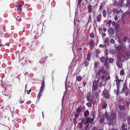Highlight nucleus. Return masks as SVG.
<instances>
[{"mask_svg": "<svg viewBox=\"0 0 130 130\" xmlns=\"http://www.w3.org/2000/svg\"><path fill=\"white\" fill-rule=\"evenodd\" d=\"M81 21V18L80 19V20L79 19H78L77 21L78 25L77 28V37L78 36V38L77 41V42L76 43V47L77 48V51L78 52V54H80V56L81 55V52L80 51H81V43L80 41H78L79 40L80 38L79 37V32H81V30H80L81 29V24L80 23V21Z\"/></svg>", "mask_w": 130, "mask_h": 130, "instance_id": "nucleus-1", "label": "nucleus"}, {"mask_svg": "<svg viewBox=\"0 0 130 130\" xmlns=\"http://www.w3.org/2000/svg\"><path fill=\"white\" fill-rule=\"evenodd\" d=\"M116 118V114L115 113H111L107 118V121L108 122L109 125H113V121Z\"/></svg>", "mask_w": 130, "mask_h": 130, "instance_id": "nucleus-2", "label": "nucleus"}, {"mask_svg": "<svg viewBox=\"0 0 130 130\" xmlns=\"http://www.w3.org/2000/svg\"><path fill=\"white\" fill-rule=\"evenodd\" d=\"M81 3V0H78L77 7L75 9V10H76L75 12V14H76V13H77L79 11L81 12V5L80 4Z\"/></svg>", "mask_w": 130, "mask_h": 130, "instance_id": "nucleus-3", "label": "nucleus"}, {"mask_svg": "<svg viewBox=\"0 0 130 130\" xmlns=\"http://www.w3.org/2000/svg\"><path fill=\"white\" fill-rule=\"evenodd\" d=\"M117 59L118 60H121L123 61L124 59V58L123 56V55L122 52L119 53L117 55Z\"/></svg>", "mask_w": 130, "mask_h": 130, "instance_id": "nucleus-4", "label": "nucleus"}, {"mask_svg": "<svg viewBox=\"0 0 130 130\" xmlns=\"http://www.w3.org/2000/svg\"><path fill=\"white\" fill-rule=\"evenodd\" d=\"M99 79H98L96 81H95L93 83V89L96 90L98 88L97 85L99 82Z\"/></svg>", "mask_w": 130, "mask_h": 130, "instance_id": "nucleus-5", "label": "nucleus"}, {"mask_svg": "<svg viewBox=\"0 0 130 130\" xmlns=\"http://www.w3.org/2000/svg\"><path fill=\"white\" fill-rule=\"evenodd\" d=\"M81 88V83L80 82L79 84L77 83L76 86V90L79 92L81 93V91L80 88Z\"/></svg>", "mask_w": 130, "mask_h": 130, "instance_id": "nucleus-6", "label": "nucleus"}, {"mask_svg": "<svg viewBox=\"0 0 130 130\" xmlns=\"http://www.w3.org/2000/svg\"><path fill=\"white\" fill-rule=\"evenodd\" d=\"M129 90V89L128 88L127 86L126 83H125L122 88V89L121 91V92L122 93H124L125 92V90Z\"/></svg>", "mask_w": 130, "mask_h": 130, "instance_id": "nucleus-7", "label": "nucleus"}, {"mask_svg": "<svg viewBox=\"0 0 130 130\" xmlns=\"http://www.w3.org/2000/svg\"><path fill=\"white\" fill-rule=\"evenodd\" d=\"M103 93L105 98L107 99H108L109 98V94L108 93V91L107 90H105L103 92Z\"/></svg>", "mask_w": 130, "mask_h": 130, "instance_id": "nucleus-8", "label": "nucleus"}, {"mask_svg": "<svg viewBox=\"0 0 130 130\" xmlns=\"http://www.w3.org/2000/svg\"><path fill=\"white\" fill-rule=\"evenodd\" d=\"M108 32L110 35L111 34H113L115 33L114 29H113L112 28L109 27L108 29Z\"/></svg>", "mask_w": 130, "mask_h": 130, "instance_id": "nucleus-9", "label": "nucleus"}, {"mask_svg": "<svg viewBox=\"0 0 130 130\" xmlns=\"http://www.w3.org/2000/svg\"><path fill=\"white\" fill-rule=\"evenodd\" d=\"M127 0H120L119 1V4H121V6H125L126 5Z\"/></svg>", "mask_w": 130, "mask_h": 130, "instance_id": "nucleus-10", "label": "nucleus"}, {"mask_svg": "<svg viewBox=\"0 0 130 130\" xmlns=\"http://www.w3.org/2000/svg\"><path fill=\"white\" fill-rule=\"evenodd\" d=\"M101 73H102V74H105L106 73V71L104 70V69L103 68H101L99 70L98 74H100Z\"/></svg>", "mask_w": 130, "mask_h": 130, "instance_id": "nucleus-11", "label": "nucleus"}, {"mask_svg": "<svg viewBox=\"0 0 130 130\" xmlns=\"http://www.w3.org/2000/svg\"><path fill=\"white\" fill-rule=\"evenodd\" d=\"M123 61L121 60H118L117 61L116 63L117 66L119 68H121L122 66V62Z\"/></svg>", "mask_w": 130, "mask_h": 130, "instance_id": "nucleus-12", "label": "nucleus"}, {"mask_svg": "<svg viewBox=\"0 0 130 130\" xmlns=\"http://www.w3.org/2000/svg\"><path fill=\"white\" fill-rule=\"evenodd\" d=\"M45 88V83L44 81H42V83L41 86L39 91L43 92Z\"/></svg>", "mask_w": 130, "mask_h": 130, "instance_id": "nucleus-13", "label": "nucleus"}, {"mask_svg": "<svg viewBox=\"0 0 130 130\" xmlns=\"http://www.w3.org/2000/svg\"><path fill=\"white\" fill-rule=\"evenodd\" d=\"M42 92L40 91L38 93V94L37 96V99L36 102H38L39 101V100L40 99L41 96L42 95Z\"/></svg>", "mask_w": 130, "mask_h": 130, "instance_id": "nucleus-14", "label": "nucleus"}, {"mask_svg": "<svg viewBox=\"0 0 130 130\" xmlns=\"http://www.w3.org/2000/svg\"><path fill=\"white\" fill-rule=\"evenodd\" d=\"M93 119L92 118L91 119L90 118H89L87 119L86 120V122L85 123V124H88L90 123H92L93 122Z\"/></svg>", "mask_w": 130, "mask_h": 130, "instance_id": "nucleus-15", "label": "nucleus"}, {"mask_svg": "<svg viewBox=\"0 0 130 130\" xmlns=\"http://www.w3.org/2000/svg\"><path fill=\"white\" fill-rule=\"evenodd\" d=\"M9 108L12 112V116L13 118V114L14 113V108L10 107V108L9 107Z\"/></svg>", "mask_w": 130, "mask_h": 130, "instance_id": "nucleus-16", "label": "nucleus"}, {"mask_svg": "<svg viewBox=\"0 0 130 130\" xmlns=\"http://www.w3.org/2000/svg\"><path fill=\"white\" fill-rule=\"evenodd\" d=\"M81 105H80L79 107H78L76 111L77 113H79L81 111Z\"/></svg>", "mask_w": 130, "mask_h": 130, "instance_id": "nucleus-17", "label": "nucleus"}, {"mask_svg": "<svg viewBox=\"0 0 130 130\" xmlns=\"http://www.w3.org/2000/svg\"><path fill=\"white\" fill-rule=\"evenodd\" d=\"M94 44V42L93 40L92 39L90 41L89 43L90 46L91 48L93 46Z\"/></svg>", "mask_w": 130, "mask_h": 130, "instance_id": "nucleus-18", "label": "nucleus"}, {"mask_svg": "<svg viewBox=\"0 0 130 130\" xmlns=\"http://www.w3.org/2000/svg\"><path fill=\"white\" fill-rule=\"evenodd\" d=\"M107 105V104L105 102H104L102 103V108L103 109H105Z\"/></svg>", "mask_w": 130, "mask_h": 130, "instance_id": "nucleus-19", "label": "nucleus"}, {"mask_svg": "<svg viewBox=\"0 0 130 130\" xmlns=\"http://www.w3.org/2000/svg\"><path fill=\"white\" fill-rule=\"evenodd\" d=\"M76 79L77 81L80 82L81 80V77L80 76H76Z\"/></svg>", "mask_w": 130, "mask_h": 130, "instance_id": "nucleus-20", "label": "nucleus"}, {"mask_svg": "<svg viewBox=\"0 0 130 130\" xmlns=\"http://www.w3.org/2000/svg\"><path fill=\"white\" fill-rule=\"evenodd\" d=\"M89 115V112L88 110L86 111L84 113V116L86 117L88 116Z\"/></svg>", "mask_w": 130, "mask_h": 130, "instance_id": "nucleus-21", "label": "nucleus"}, {"mask_svg": "<svg viewBox=\"0 0 130 130\" xmlns=\"http://www.w3.org/2000/svg\"><path fill=\"white\" fill-rule=\"evenodd\" d=\"M68 74L66 78V81L65 82V90L67 91L68 88L67 87V80L68 78Z\"/></svg>", "mask_w": 130, "mask_h": 130, "instance_id": "nucleus-22", "label": "nucleus"}, {"mask_svg": "<svg viewBox=\"0 0 130 130\" xmlns=\"http://www.w3.org/2000/svg\"><path fill=\"white\" fill-rule=\"evenodd\" d=\"M101 14L98 15L97 17L96 20L97 21L99 22L100 21Z\"/></svg>", "mask_w": 130, "mask_h": 130, "instance_id": "nucleus-23", "label": "nucleus"}, {"mask_svg": "<svg viewBox=\"0 0 130 130\" xmlns=\"http://www.w3.org/2000/svg\"><path fill=\"white\" fill-rule=\"evenodd\" d=\"M92 6L90 5H89L88 6V12L91 13V8Z\"/></svg>", "mask_w": 130, "mask_h": 130, "instance_id": "nucleus-24", "label": "nucleus"}, {"mask_svg": "<svg viewBox=\"0 0 130 130\" xmlns=\"http://www.w3.org/2000/svg\"><path fill=\"white\" fill-rule=\"evenodd\" d=\"M118 108L121 110L124 109L125 108V107L124 106H121L119 105L118 106Z\"/></svg>", "mask_w": 130, "mask_h": 130, "instance_id": "nucleus-25", "label": "nucleus"}, {"mask_svg": "<svg viewBox=\"0 0 130 130\" xmlns=\"http://www.w3.org/2000/svg\"><path fill=\"white\" fill-rule=\"evenodd\" d=\"M5 126V125L0 123V130L2 129L3 128H4Z\"/></svg>", "mask_w": 130, "mask_h": 130, "instance_id": "nucleus-26", "label": "nucleus"}, {"mask_svg": "<svg viewBox=\"0 0 130 130\" xmlns=\"http://www.w3.org/2000/svg\"><path fill=\"white\" fill-rule=\"evenodd\" d=\"M77 127H78V128H79V130H81V121L78 123Z\"/></svg>", "mask_w": 130, "mask_h": 130, "instance_id": "nucleus-27", "label": "nucleus"}, {"mask_svg": "<svg viewBox=\"0 0 130 130\" xmlns=\"http://www.w3.org/2000/svg\"><path fill=\"white\" fill-rule=\"evenodd\" d=\"M109 62L111 63L113 61L114 59L113 58H110L108 59Z\"/></svg>", "mask_w": 130, "mask_h": 130, "instance_id": "nucleus-28", "label": "nucleus"}, {"mask_svg": "<svg viewBox=\"0 0 130 130\" xmlns=\"http://www.w3.org/2000/svg\"><path fill=\"white\" fill-rule=\"evenodd\" d=\"M22 5L21 4H20V5H19L18 6V9L19 10H20L22 9Z\"/></svg>", "mask_w": 130, "mask_h": 130, "instance_id": "nucleus-29", "label": "nucleus"}, {"mask_svg": "<svg viewBox=\"0 0 130 130\" xmlns=\"http://www.w3.org/2000/svg\"><path fill=\"white\" fill-rule=\"evenodd\" d=\"M105 60V58L104 57H102L100 58V60L103 63Z\"/></svg>", "mask_w": 130, "mask_h": 130, "instance_id": "nucleus-30", "label": "nucleus"}, {"mask_svg": "<svg viewBox=\"0 0 130 130\" xmlns=\"http://www.w3.org/2000/svg\"><path fill=\"white\" fill-rule=\"evenodd\" d=\"M88 100L91 103H92L93 104H94L95 103V101L93 100L92 99L90 100L88 99Z\"/></svg>", "mask_w": 130, "mask_h": 130, "instance_id": "nucleus-31", "label": "nucleus"}, {"mask_svg": "<svg viewBox=\"0 0 130 130\" xmlns=\"http://www.w3.org/2000/svg\"><path fill=\"white\" fill-rule=\"evenodd\" d=\"M126 5L128 7H130V3L129 1H127V2Z\"/></svg>", "mask_w": 130, "mask_h": 130, "instance_id": "nucleus-32", "label": "nucleus"}, {"mask_svg": "<svg viewBox=\"0 0 130 130\" xmlns=\"http://www.w3.org/2000/svg\"><path fill=\"white\" fill-rule=\"evenodd\" d=\"M79 114L77 113H76L75 115V118L77 119L79 117Z\"/></svg>", "mask_w": 130, "mask_h": 130, "instance_id": "nucleus-33", "label": "nucleus"}, {"mask_svg": "<svg viewBox=\"0 0 130 130\" xmlns=\"http://www.w3.org/2000/svg\"><path fill=\"white\" fill-rule=\"evenodd\" d=\"M120 74L121 75H122L124 74V71L123 70H121L120 71Z\"/></svg>", "mask_w": 130, "mask_h": 130, "instance_id": "nucleus-34", "label": "nucleus"}, {"mask_svg": "<svg viewBox=\"0 0 130 130\" xmlns=\"http://www.w3.org/2000/svg\"><path fill=\"white\" fill-rule=\"evenodd\" d=\"M108 113L107 112H105V114L104 115V116L105 117L106 119H107V118L108 117Z\"/></svg>", "mask_w": 130, "mask_h": 130, "instance_id": "nucleus-35", "label": "nucleus"}, {"mask_svg": "<svg viewBox=\"0 0 130 130\" xmlns=\"http://www.w3.org/2000/svg\"><path fill=\"white\" fill-rule=\"evenodd\" d=\"M75 58H74L73 59V60H72V62L71 63V64H70V66H69V68H68V69L69 70H70V69L71 68V65L72 64V63L73 62H74L75 61Z\"/></svg>", "mask_w": 130, "mask_h": 130, "instance_id": "nucleus-36", "label": "nucleus"}, {"mask_svg": "<svg viewBox=\"0 0 130 130\" xmlns=\"http://www.w3.org/2000/svg\"><path fill=\"white\" fill-rule=\"evenodd\" d=\"M87 105L89 107H91L92 106V104L90 102L88 103Z\"/></svg>", "mask_w": 130, "mask_h": 130, "instance_id": "nucleus-37", "label": "nucleus"}, {"mask_svg": "<svg viewBox=\"0 0 130 130\" xmlns=\"http://www.w3.org/2000/svg\"><path fill=\"white\" fill-rule=\"evenodd\" d=\"M103 16L104 17H105L106 15V11L105 10H104L103 12Z\"/></svg>", "mask_w": 130, "mask_h": 130, "instance_id": "nucleus-38", "label": "nucleus"}, {"mask_svg": "<svg viewBox=\"0 0 130 130\" xmlns=\"http://www.w3.org/2000/svg\"><path fill=\"white\" fill-rule=\"evenodd\" d=\"M86 124V130L88 129L89 128V123Z\"/></svg>", "mask_w": 130, "mask_h": 130, "instance_id": "nucleus-39", "label": "nucleus"}, {"mask_svg": "<svg viewBox=\"0 0 130 130\" xmlns=\"http://www.w3.org/2000/svg\"><path fill=\"white\" fill-rule=\"evenodd\" d=\"M73 121L74 123V125H75L76 124L77 122H76V118H74L73 119Z\"/></svg>", "mask_w": 130, "mask_h": 130, "instance_id": "nucleus-40", "label": "nucleus"}, {"mask_svg": "<svg viewBox=\"0 0 130 130\" xmlns=\"http://www.w3.org/2000/svg\"><path fill=\"white\" fill-rule=\"evenodd\" d=\"M116 48L117 50H120L121 49V47L120 46H119L117 47Z\"/></svg>", "mask_w": 130, "mask_h": 130, "instance_id": "nucleus-41", "label": "nucleus"}, {"mask_svg": "<svg viewBox=\"0 0 130 130\" xmlns=\"http://www.w3.org/2000/svg\"><path fill=\"white\" fill-rule=\"evenodd\" d=\"M88 64V63L87 62H86V61H85L84 62V64L83 65H84L86 66H87Z\"/></svg>", "mask_w": 130, "mask_h": 130, "instance_id": "nucleus-42", "label": "nucleus"}, {"mask_svg": "<svg viewBox=\"0 0 130 130\" xmlns=\"http://www.w3.org/2000/svg\"><path fill=\"white\" fill-rule=\"evenodd\" d=\"M66 96V94H64L63 96L62 99V105L63 104V100L64 99V96Z\"/></svg>", "mask_w": 130, "mask_h": 130, "instance_id": "nucleus-43", "label": "nucleus"}, {"mask_svg": "<svg viewBox=\"0 0 130 130\" xmlns=\"http://www.w3.org/2000/svg\"><path fill=\"white\" fill-rule=\"evenodd\" d=\"M126 103L127 104V107L128 109V108L129 106V105L130 104V101H126Z\"/></svg>", "mask_w": 130, "mask_h": 130, "instance_id": "nucleus-44", "label": "nucleus"}, {"mask_svg": "<svg viewBox=\"0 0 130 130\" xmlns=\"http://www.w3.org/2000/svg\"><path fill=\"white\" fill-rule=\"evenodd\" d=\"M120 27L119 25L118 24H116L115 25V28L116 29H118Z\"/></svg>", "mask_w": 130, "mask_h": 130, "instance_id": "nucleus-45", "label": "nucleus"}, {"mask_svg": "<svg viewBox=\"0 0 130 130\" xmlns=\"http://www.w3.org/2000/svg\"><path fill=\"white\" fill-rule=\"evenodd\" d=\"M18 119H17V118H16L15 119H14L13 120V121H14V123H15L16 122H18Z\"/></svg>", "mask_w": 130, "mask_h": 130, "instance_id": "nucleus-46", "label": "nucleus"}, {"mask_svg": "<svg viewBox=\"0 0 130 130\" xmlns=\"http://www.w3.org/2000/svg\"><path fill=\"white\" fill-rule=\"evenodd\" d=\"M108 41V38H106L105 39V41H104V43H107V42Z\"/></svg>", "mask_w": 130, "mask_h": 130, "instance_id": "nucleus-47", "label": "nucleus"}, {"mask_svg": "<svg viewBox=\"0 0 130 130\" xmlns=\"http://www.w3.org/2000/svg\"><path fill=\"white\" fill-rule=\"evenodd\" d=\"M119 87L117 88V95H118L119 94Z\"/></svg>", "mask_w": 130, "mask_h": 130, "instance_id": "nucleus-48", "label": "nucleus"}, {"mask_svg": "<svg viewBox=\"0 0 130 130\" xmlns=\"http://www.w3.org/2000/svg\"><path fill=\"white\" fill-rule=\"evenodd\" d=\"M127 40V38L126 37H124L123 38V41H124L125 42Z\"/></svg>", "mask_w": 130, "mask_h": 130, "instance_id": "nucleus-49", "label": "nucleus"}, {"mask_svg": "<svg viewBox=\"0 0 130 130\" xmlns=\"http://www.w3.org/2000/svg\"><path fill=\"white\" fill-rule=\"evenodd\" d=\"M110 41L111 42L112 44H114L115 43V41L113 39H111Z\"/></svg>", "mask_w": 130, "mask_h": 130, "instance_id": "nucleus-50", "label": "nucleus"}, {"mask_svg": "<svg viewBox=\"0 0 130 130\" xmlns=\"http://www.w3.org/2000/svg\"><path fill=\"white\" fill-rule=\"evenodd\" d=\"M112 21L111 20H109L108 21L107 23L109 24V26H110L111 24Z\"/></svg>", "mask_w": 130, "mask_h": 130, "instance_id": "nucleus-51", "label": "nucleus"}, {"mask_svg": "<svg viewBox=\"0 0 130 130\" xmlns=\"http://www.w3.org/2000/svg\"><path fill=\"white\" fill-rule=\"evenodd\" d=\"M18 17L19 16H18V17H17V18H16V19L17 21H19V22H20L21 21V19L20 18H19Z\"/></svg>", "mask_w": 130, "mask_h": 130, "instance_id": "nucleus-52", "label": "nucleus"}, {"mask_svg": "<svg viewBox=\"0 0 130 130\" xmlns=\"http://www.w3.org/2000/svg\"><path fill=\"white\" fill-rule=\"evenodd\" d=\"M103 5H101L100 6L99 10H101L103 9Z\"/></svg>", "mask_w": 130, "mask_h": 130, "instance_id": "nucleus-53", "label": "nucleus"}, {"mask_svg": "<svg viewBox=\"0 0 130 130\" xmlns=\"http://www.w3.org/2000/svg\"><path fill=\"white\" fill-rule=\"evenodd\" d=\"M129 90H126V91L125 93V94L126 96H127L128 95V93H129Z\"/></svg>", "mask_w": 130, "mask_h": 130, "instance_id": "nucleus-54", "label": "nucleus"}, {"mask_svg": "<svg viewBox=\"0 0 130 130\" xmlns=\"http://www.w3.org/2000/svg\"><path fill=\"white\" fill-rule=\"evenodd\" d=\"M108 57L107 56H106L105 57V62L107 63V62H108Z\"/></svg>", "mask_w": 130, "mask_h": 130, "instance_id": "nucleus-55", "label": "nucleus"}, {"mask_svg": "<svg viewBox=\"0 0 130 130\" xmlns=\"http://www.w3.org/2000/svg\"><path fill=\"white\" fill-rule=\"evenodd\" d=\"M90 36L92 38H93L94 37V35L93 33H91L90 34Z\"/></svg>", "mask_w": 130, "mask_h": 130, "instance_id": "nucleus-56", "label": "nucleus"}, {"mask_svg": "<svg viewBox=\"0 0 130 130\" xmlns=\"http://www.w3.org/2000/svg\"><path fill=\"white\" fill-rule=\"evenodd\" d=\"M89 22H91V17L90 15H89V20H88Z\"/></svg>", "mask_w": 130, "mask_h": 130, "instance_id": "nucleus-57", "label": "nucleus"}, {"mask_svg": "<svg viewBox=\"0 0 130 130\" xmlns=\"http://www.w3.org/2000/svg\"><path fill=\"white\" fill-rule=\"evenodd\" d=\"M127 56L128 57L130 56V53L129 52H127L126 54Z\"/></svg>", "mask_w": 130, "mask_h": 130, "instance_id": "nucleus-58", "label": "nucleus"}, {"mask_svg": "<svg viewBox=\"0 0 130 130\" xmlns=\"http://www.w3.org/2000/svg\"><path fill=\"white\" fill-rule=\"evenodd\" d=\"M11 84H9V85H8L7 86V87L10 88V89H9V90H10L11 89Z\"/></svg>", "mask_w": 130, "mask_h": 130, "instance_id": "nucleus-59", "label": "nucleus"}, {"mask_svg": "<svg viewBox=\"0 0 130 130\" xmlns=\"http://www.w3.org/2000/svg\"><path fill=\"white\" fill-rule=\"evenodd\" d=\"M92 116H93V119H94L95 117V113L94 112H93L92 113Z\"/></svg>", "mask_w": 130, "mask_h": 130, "instance_id": "nucleus-60", "label": "nucleus"}, {"mask_svg": "<svg viewBox=\"0 0 130 130\" xmlns=\"http://www.w3.org/2000/svg\"><path fill=\"white\" fill-rule=\"evenodd\" d=\"M105 53L106 55V56H107V55H108V50H107V49L105 50Z\"/></svg>", "mask_w": 130, "mask_h": 130, "instance_id": "nucleus-61", "label": "nucleus"}, {"mask_svg": "<svg viewBox=\"0 0 130 130\" xmlns=\"http://www.w3.org/2000/svg\"><path fill=\"white\" fill-rule=\"evenodd\" d=\"M90 53L88 54L87 56V59L88 60H89V57L90 58Z\"/></svg>", "mask_w": 130, "mask_h": 130, "instance_id": "nucleus-62", "label": "nucleus"}, {"mask_svg": "<svg viewBox=\"0 0 130 130\" xmlns=\"http://www.w3.org/2000/svg\"><path fill=\"white\" fill-rule=\"evenodd\" d=\"M9 45L10 43L9 42H7L4 44V45H7V46H9Z\"/></svg>", "mask_w": 130, "mask_h": 130, "instance_id": "nucleus-63", "label": "nucleus"}, {"mask_svg": "<svg viewBox=\"0 0 130 130\" xmlns=\"http://www.w3.org/2000/svg\"><path fill=\"white\" fill-rule=\"evenodd\" d=\"M128 124L130 125V118L127 120Z\"/></svg>", "mask_w": 130, "mask_h": 130, "instance_id": "nucleus-64", "label": "nucleus"}]
</instances>
